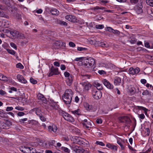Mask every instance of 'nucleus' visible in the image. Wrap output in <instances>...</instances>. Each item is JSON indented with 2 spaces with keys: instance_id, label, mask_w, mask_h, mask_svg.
Instances as JSON below:
<instances>
[{
  "instance_id": "f257e3e1",
  "label": "nucleus",
  "mask_w": 153,
  "mask_h": 153,
  "mask_svg": "<svg viewBox=\"0 0 153 153\" xmlns=\"http://www.w3.org/2000/svg\"><path fill=\"white\" fill-rule=\"evenodd\" d=\"M73 95V92L71 89H68L66 90L64 96L62 97L63 100L66 104L71 103Z\"/></svg>"
},
{
  "instance_id": "f03ea898",
  "label": "nucleus",
  "mask_w": 153,
  "mask_h": 153,
  "mask_svg": "<svg viewBox=\"0 0 153 153\" xmlns=\"http://www.w3.org/2000/svg\"><path fill=\"white\" fill-rule=\"evenodd\" d=\"M59 114L62 116L65 120L70 123H73L74 122V118L68 113L62 110L59 111Z\"/></svg>"
},
{
  "instance_id": "7ed1b4c3",
  "label": "nucleus",
  "mask_w": 153,
  "mask_h": 153,
  "mask_svg": "<svg viewBox=\"0 0 153 153\" xmlns=\"http://www.w3.org/2000/svg\"><path fill=\"white\" fill-rule=\"evenodd\" d=\"M82 63H83L85 66L88 67L94 65L95 63V61L94 59L92 58H86L85 57Z\"/></svg>"
},
{
  "instance_id": "20e7f679",
  "label": "nucleus",
  "mask_w": 153,
  "mask_h": 153,
  "mask_svg": "<svg viewBox=\"0 0 153 153\" xmlns=\"http://www.w3.org/2000/svg\"><path fill=\"white\" fill-rule=\"evenodd\" d=\"M72 149L75 153H89L87 150L85 151L77 146L73 145L72 147Z\"/></svg>"
},
{
  "instance_id": "39448f33",
  "label": "nucleus",
  "mask_w": 153,
  "mask_h": 153,
  "mask_svg": "<svg viewBox=\"0 0 153 153\" xmlns=\"http://www.w3.org/2000/svg\"><path fill=\"white\" fill-rule=\"evenodd\" d=\"M93 97L96 100L100 99L102 97V94L100 91H97L96 89H94L92 91Z\"/></svg>"
},
{
  "instance_id": "423d86ee",
  "label": "nucleus",
  "mask_w": 153,
  "mask_h": 153,
  "mask_svg": "<svg viewBox=\"0 0 153 153\" xmlns=\"http://www.w3.org/2000/svg\"><path fill=\"white\" fill-rule=\"evenodd\" d=\"M65 76L67 78L66 80L67 84L70 86L73 82V76L71 75H70L69 73L67 71L65 72L64 74Z\"/></svg>"
},
{
  "instance_id": "0eeeda50",
  "label": "nucleus",
  "mask_w": 153,
  "mask_h": 153,
  "mask_svg": "<svg viewBox=\"0 0 153 153\" xmlns=\"http://www.w3.org/2000/svg\"><path fill=\"white\" fill-rule=\"evenodd\" d=\"M65 44L62 41H57L54 43L53 45V48L58 49L65 46Z\"/></svg>"
},
{
  "instance_id": "6e6552de",
  "label": "nucleus",
  "mask_w": 153,
  "mask_h": 153,
  "mask_svg": "<svg viewBox=\"0 0 153 153\" xmlns=\"http://www.w3.org/2000/svg\"><path fill=\"white\" fill-rule=\"evenodd\" d=\"M119 120L120 122L121 123H125V126H127V124H130L131 121L129 118L127 117L122 116L119 117Z\"/></svg>"
},
{
  "instance_id": "1a4fd4ad",
  "label": "nucleus",
  "mask_w": 153,
  "mask_h": 153,
  "mask_svg": "<svg viewBox=\"0 0 153 153\" xmlns=\"http://www.w3.org/2000/svg\"><path fill=\"white\" fill-rule=\"evenodd\" d=\"M12 125V123L8 120H6L4 122L1 124V128L4 129L9 128L10 126Z\"/></svg>"
},
{
  "instance_id": "9d476101",
  "label": "nucleus",
  "mask_w": 153,
  "mask_h": 153,
  "mask_svg": "<svg viewBox=\"0 0 153 153\" xmlns=\"http://www.w3.org/2000/svg\"><path fill=\"white\" fill-rule=\"evenodd\" d=\"M19 149L20 151L24 153H29V152L33 149L31 147L22 146L19 147Z\"/></svg>"
},
{
  "instance_id": "9b49d317",
  "label": "nucleus",
  "mask_w": 153,
  "mask_h": 153,
  "mask_svg": "<svg viewBox=\"0 0 153 153\" xmlns=\"http://www.w3.org/2000/svg\"><path fill=\"white\" fill-rule=\"evenodd\" d=\"M59 74V72L58 71V68H54L53 66L51 68L50 72L48 76H51L53 75H58Z\"/></svg>"
},
{
  "instance_id": "f8f14e48",
  "label": "nucleus",
  "mask_w": 153,
  "mask_h": 153,
  "mask_svg": "<svg viewBox=\"0 0 153 153\" xmlns=\"http://www.w3.org/2000/svg\"><path fill=\"white\" fill-rule=\"evenodd\" d=\"M65 18L70 22L74 23L77 22V19L76 17L73 15H67L65 16Z\"/></svg>"
},
{
  "instance_id": "ddd939ff",
  "label": "nucleus",
  "mask_w": 153,
  "mask_h": 153,
  "mask_svg": "<svg viewBox=\"0 0 153 153\" xmlns=\"http://www.w3.org/2000/svg\"><path fill=\"white\" fill-rule=\"evenodd\" d=\"M143 6L142 3L140 4L139 3L138 4L135 6V10L136 12L138 14H140L143 12L142 8Z\"/></svg>"
},
{
  "instance_id": "4468645a",
  "label": "nucleus",
  "mask_w": 153,
  "mask_h": 153,
  "mask_svg": "<svg viewBox=\"0 0 153 153\" xmlns=\"http://www.w3.org/2000/svg\"><path fill=\"white\" fill-rule=\"evenodd\" d=\"M83 121V122H82V123L83 126L86 128H88L92 126L91 123L92 122L89 120H88L87 119H85Z\"/></svg>"
},
{
  "instance_id": "2eb2a0df",
  "label": "nucleus",
  "mask_w": 153,
  "mask_h": 153,
  "mask_svg": "<svg viewBox=\"0 0 153 153\" xmlns=\"http://www.w3.org/2000/svg\"><path fill=\"white\" fill-rule=\"evenodd\" d=\"M140 71V68L137 67L135 69L133 68H130L128 70V72L130 74L134 75L137 74Z\"/></svg>"
},
{
  "instance_id": "dca6fc26",
  "label": "nucleus",
  "mask_w": 153,
  "mask_h": 153,
  "mask_svg": "<svg viewBox=\"0 0 153 153\" xmlns=\"http://www.w3.org/2000/svg\"><path fill=\"white\" fill-rule=\"evenodd\" d=\"M102 82L104 85L108 88L110 89H112L113 88V85L111 84L107 80L104 79L102 80Z\"/></svg>"
},
{
  "instance_id": "f3484780",
  "label": "nucleus",
  "mask_w": 153,
  "mask_h": 153,
  "mask_svg": "<svg viewBox=\"0 0 153 153\" xmlns=\"http://www.w3.org/2000/svg\"><path fill=\"white\" fill-rule=\"evenodd\" d=\"M96 44H97L98 46H101L102 47H107L108 46V45L105 41L100 42L97 41L96 42Z\"/></svg>"
},
{
  "instance_id": "a211bd4d",
  "label": "nucleus",
  "mask_w": 153,
  "mask_h": 153,
  "mask_svg": "<svg viewBox=\"0 0 153 153\" xmlns=\"http://www.w3.org/2000/svg\"><path fill=\"white\" fill-rule=\"evenodd\" d=\"M17 78L19 82L22 83H25L27 82L26 80L22 75L20 74H18L17 76Z\"/></svg>"
},
{
  "instance_id": "6ab92c4d",
  "label": "nucleus",
  "mask_w": 153,
  "mask_h": 153,
  "mask_svg": "<svg viewBox=\"0 0 153 153\" xmlns=\"http://www.w3.org/2000/svg\"><path fill=\"white\" fill-rule=\"evenodd\" d=\"M48 129L50 131H53V132H56L57 130V128L56 125L54 124L48 126Z\"/></svg>"
},
{
  "instance_id": "aec40b11",
  "label": "nucleus",
  "mask_w": 153,
  "mask_h": 153,
  "mask_svg": "<svg viewBox=\"0 0 153 153\" xmlns=\"http://www.w3.org/2000/svg\"><path fill=\"white\" fill-rule=\"evenodd\" d=\"M93 85L99 91L102 90L103 89V87L102 86V85L101 84L98 82H94L93 83Z\"/></svg>"
},
{
  "instance_id": "412c9836",
  "label": "nucleus",
  "mask_w": 153,
  "mask_h": 153,
  "mask_svg": "<svg viewBox=\"0 0 153 153\" xmlns=\"http://www.w3.org/2000/svg\"><path fill=\"white\" fill-rule=\"evenodd\" d=\"M50 102V105L52 107L53 109H57L58 107V105L53 100H51Z\"/></svg>"
},
{
  "instance_id": "4be33fe9",
  "label": "nucleus",
  "mask_w": 153,
  "mask_h": 153,
  "mask_svg": "<svg viewBox=\"0 0 153 153\" xmlns=\"http://www.w3.org/2000/svg\"><path fill=\"white\" fill-rule=\"evenodd\" d=\"M106 146L113 150H116L117 148V147L116 146L109 143H107L106 145Z\"/></svg>"
},
{
  "instance_id": "5701e85b",
  "label": "nucleus",
  "mask_w": 153,
  "mask_h": 153,
  "mask_svg": "<svg viewBox=\"0 0 153 153\" xmlns=\"http://www.w3.org/2000/svg\"><path fill=\"white\" fill-rule=\"evenodd\" d=\"M10 34L14 37L17 38V35L19 34V32L15 30L11 31L10 32Z\"/></svg>"
},
{
  "instance_id": "b1692460",
  "label": "nucleus",
  "mask_w": 153,
  "mask_h": 153,
  "mask_svg": "<svg viewBox=\"0 0 153 153\" xmlns=\"http://www.w3.org/2000/svg\"><path fill=\"white\" fill-rule=\"evenodd\" d=\"M121 79L118 77H115L114 79V84L116 85H117L119 83H121Z\"/></svg>"
},
{
  "instance_id": "393cba45",
  "label": "nucleus",
  "mask_w": 153,
  "mask_h": 153,
  "mask_svg": "<svg viewBox=\"0 0 153 153\" xmlns=\"http://www.w3.org/2000/svg\"><path fill=\"white\" fill-rule=\"evenodd\" d=\"M57 23L61 25H63L65 26H67L68 25V24L66 22L64 21H62L61 20H57Z\"/></svg>"
},
{
  "instance_id": "a878e982",
  "label": "nucleus",
  "mask_w": 153,
  "mask_h": 153,
  "mask_svg": "<svg viewBox=\"0 0 153 153\" xmlns=\"http://www.w3.org/2000/svg\"><path fill=\"white\" fill-rule=\"evenodd\" d=\"M50 12L52 15H58L59 14V11L56 9L51 10Z\"/></svg>"
},
{
  "instance_id": "bb28decb",
  "label": "nucleus",
  "mask_w": 153,
  "mask_h": 153,
  "mask_svg": "<svg viewBox=\"0 0 153 153\" xmlns=\"http://www.w3.org/2000/svg\"><path fill=\"white\" fill-rule=\"evenodd\" d=\"M0 80L3 81H7L8 80V78L1 74H0Z\"/></svg>"
},
{
  "instance_id": "cd10ccee",
  "label": "nucleus",
  "mask_w": 153,
  "mask_h": 153,
  "mask_svg": "<svg viewBox=\"0 0 153 153\" xmlns=\"http://www.w3.org/2000/svg\"><path fill=\"white\" fill-rule=\"evenodd\" d=\"M137 108L140 110H143L144 111L145 114H147V111H148V109L146 108L141 106H137Z\"/></svg>"
},
{
  "instance_id": "c85d7f7f",
  "label": "nucleus",
  "mask_w": 153,
  "mask_h": 153,
  "mask_svg": "<svg viewBox=\"0 0 153 153\" xmlns=\"http://www.w3.org/2000/svg\"><path fill=\"white\" fill-rule=\"evenodd\" d=\"M146 2L147 4L153 7V0H146Z\"/></svg>"
},
{
  "instance_id": "c756f323",
  "label": "nucleus",
  "mask_w": 153,
  "mask_h": 153,
  "mask_svg": "<svg viewBox=\"0 0 153 153\" xmlns=\"http://www.w3.org/2000/svg\"><path fill=\"white\" fill-rule=\"evenodd\" d=\"M7 51L9 53L12 55H14L16 53V52L13 50L7 49Z\"/></svg>"
},
{
  "instance_id": "7c9ffc66",
  "label": "nucleus",
  "mask_w": 153,
  "mask_h": 153,
  "mask_svg": "<svg viewBox=\"0 0 153 153\" xmlns=\"http://www.w3.org/2000/svg\"><path fill=\"white\" fill-rule=\"evenodd\" d=\"M30 81L31 83L33 84H36L37 83V81L32 77L30 78Z\"/></svg>"
},
{
  "instance_id": "2f4dec72",
  "label": "nucleus",
  "mask_w": 153,
  "mask_h": 153,
  "mask_svg": "<svg viewBox=\"0 0 153 153\" xmlns=\"http://www.w3.org/2000/svg\"><path fill=\"white\" fill-rule=\"evenodd\" d=\"M85 107L88 110H89L91 109L92 108L91 106L89 105L88 103H86L85 105Z\"/></svg>"
},
{
  "instance_id": "473e14b6",
  "label": "nucleus",
  "mask_w": 153,
  "mask_h": 153,
  "mask_svg": "<svg viewBox=\"0 0 153 153\" xmlns=\"http://www.w3.org/2000/svg\"><path fill=\"white\" fill-rule=\"evenodd\" d=\"M16 67L17 68L23 69L24 68L23 66L20 63H19L16 65Z\"/></svg>"
},
{
  "instance_id": "72a5a7b5",
  "label": "nucleus",
  "mask_w": 153,
  "mask_h": 153,
  "mask_svg": "<svg viewBox=\"0 0 153 153\" xmlns=\"http://www.w3.org/2000/svg\"><path fill=\"white\" fill-rule=\"evenodd\" d=\"M61 149L62 150L64 151L65 152L69 153L70 152V150L68 148L64 147H62L61 148Z\"/></svg>"
},
{
  "instance_id": "f704fd0d",
  "label": "nucleus",
  "mask_w": 153,
  "mask_h": 153,
  "mask_svg": "<svg viewBox=\"0 0 153 153\" xmlns=\"http://www.w3.org/2000/svg\"><path fill=\"white\" fill-rule=\"evenodd\" d=\"M17 36H17V38H20L22 39H24L25 38L24 35L22 33H20L19 32Z\"/></svg>"
},
{
  "instance_id": "c9c22d12",
  "label": "nucleus",
  "mask_w": 153,
  "mask_h": 153,
  "mask_svg": "<svg viewBox=\"0 0 153 153\" xmlns=\"http://www.w3.org/2000/svg\"><path fill=\"white\" fill-rule=\"evenodd\" d=\"M96 28L98 29H102L104 28V26L103 25H97L96 26Z\"/></svg>"
},
{
  "instance_id": "e433bc0d",
  "label": "nucleus",
  "mask_w": 153,
  "mask_h": 153,
  "mask_svg": "<svg viewBox=\"0 0 153 153\" xmlns=\"http://www.w3.org/2000/svg\"><path fill=\"white\" fill-rule=\"evenodd\" d=\"M90 88V85L89 84L86 83L85 85L84 89L86 90H88Z\"/></svg>"
},
{
  "instance_id": "4c0bfd02",
  "label": "nucleus",
  "mask_w": 153,
  "mask_h": 153,
  "mask_svg": "<svg viewBox=\"0 0 153 153\" xmlns=\"http://www.w3.org/2000/svg\"><path fill=\"white\" fill-rule=\"evenodd\" d=\"M85 57H79V58H76L75 59L74 61H82L83 60L84 61V59Z\"/></svg>"
},
{
  "instance_id": "58836bf2",
  "label": "nucleus",
  "mask_w": 153,
  "mask_h": 153,
  "mask_svg": "<svg viewBox=\"0 0 153 153\" xmlns=\"http://www.w3.org/2000/svg\"><path fill=\"white\" fill-rule=\"evenodd\" d=\"M41 111L40 109H39L38 108H37V110L36 114V115L39 117L42 114L41 112Z\"/></svg>"
},
{
  "instance_id": "ea45409f",
  "label": "nucleus",
  "mask_w": 153,
  "mask_h": 153,
  "mask_svg": "<svg viewBox=\"0 0 153 153\" xmlns=\"http://www.w3.org/2000/svg\"><path fill=\"white\" fill-rule=\"evenodd\" d=\"M37 97L39 100H40L41 101L42 100V99L44 97L43 95L41 94H39L37 95Z\"/></svg>"
},
{
  "instance_id": "a19ab883",
  "label": "nucleus",
  "mask_w": 153,
  "mask_h": 153,
  "mask_svg": "<svg viewBox=\"0 0 153 153\" xmlns=\"http://www.w3.org/2000/svg\"><path fill=\"white\" fill-rule=\"evenodd\" d=\"M135 88H131L130 89V92L131 94H133L135 92Z\"/></svg>"
},
{
  "instance_id": "79ce46f5",
  "label": "nucleus",
  "mask_w": 153,
  "mask_h": 153,
  "mask_svg": "<svg viewBox=\"0 0 153 153\" xmlns=\"http://www.w3.org/2000/svg\"><path fill=\"white\" fill-rule=\"evenodd\" d=\"M96 144L102 146H104L105 145L104 143L102 142L101 141H97L96 142Z\"/></svg>"
},
{
  "instance_id": "37998d69",
  "label": "nucleus",
  "mask_w": 153,
  "mask_h": 153,
  "mask_svg": "<svg viewBox=\"0 0 153 153\" xmlns=\"http://www.w3.org/2000/svg\"><path fill=\"white\" fill-rule=\"evenodd\" d=\"M10 46L14 48L16 50H17V47L16 45L13 42H11L10 43Z\"/></svg>"
},
{
  "instance_id": "c03bdc74",
  "label": "nucleus",
  "mask_w": 153,
  "mask_h": 153,
  "mask_svg": "<svg viewBox=\"0 0 153 153\" xmlns=\"http://www.w3.org/2000/svg\"><path fill=\"white\" fill-rule=\"evenodd\" d=\"M146 135L148 136L150 134V130L149 128H146L145 129Z\"/></svg>"
},
{
  "instance_id": "a18cd8bd",
  "label": "nucleus",
  "mask_w": 153,
  "mask_h": 153,
  "mask_svg": "<svg viewBox=\"0 0 153 153\" xmlns=\"http://www.w3.org/2000/svg\"><path fill=\"white\" fill-rule=\"evenodd\" d=\"M87 48H84L81 47H78L77 48V50L80 51H86L87 50Z\"/></svg>"
},
{
  "instance_id": "49530a36",
  "label": "nucleus",
  "mask_w": 153,
  "mask_h": 153,
  "mask_svg": "<svg viewBox=\"0 0 153 153\" xmlns=\"http://www.w3.org/2000/svg\"><path fill=\"white\" fill-rule=\"evenodd\" d=\"M39 117L40 119L43 122H45L46 120V118L44 117L42 115V114Z\"/></svg>"
},
{
  "instance_id": "de8ad7c7",
  "label": "nucleus",
  "mask_w": 153,
  "mask_h": 153,
  "mask_svg": "<svg viewBox=\"0 0 153 153\" xmlns=\"http://www.w3.org/2000/svg\"><path fill=\"white\" fill-rule=\"evenodd\" d=\"M79 109H77L76 110H74L73 111H71L72 113L74 114H77V115H79Z\"/></svg>"
},
{
  "instance_id": "09e8293b",
  "label": "nucleus",
  "mask_w": 153,
  "mask_h": 153,
  "mask_svg": "<svg viewBox=\"0 0 153 153\" xmlns=\"http://www.w3.org/2000/svg\"><path fill=\"white\" fill-rule=\"evenodd\" d=\"M15 109L19 111H23L24 110V108L20 106H16L15 107Z\"/></svg>"
},
{
  "instance_id": "8fccbe9b",
  "label": "nucleus",
  "mask_w": 153,
  "mask_h": 153,
  "mask_svg": "<svg viewBox=\"0 0 153 153\" xmlns=\"http://www.w3.org/2000/svg\"><path fill=\"white\" fill-rule=\"evenodd\" d=\"M117 143L119 144L120 147H121L122 149H124V147L123 146L120 140H117Z\"/></svg>"
},
{
  "instance_id": "3c124183",
  "label": "nucleus",
  "mask_w": 153,
  "mask_h": 153,
  "mask_svg": "<svg viewBox=\"0 0 153 153\" xmlns=\"http://www.w3.org/2000/svg\"><path fill=\"white\" fill-rule=\"evenodd\" d=\"M82 78H85V79H89L90 77V75L88 74H85L82 75Z\"/></svg>"
},
{
  "instance_id": "603ef678",
  "label": "nucleus",
  "mask_w": 153,
  "mask_h": 153,
  "mask_svg": "<svg viewBox=\"0 0 153 153\" xmlns=\"http://www.w3.org/2000/svg\"><path fill=\"white\" fill-rule=\"evenodd\" d=\"M55 141L54 140H52L51 141V142H49L48 143V144L49 146L53 145L54 146V144H55Z\"/></svg>"
},
{
  "instance_id": "864d4df0",
  "label": "nucleus",
  "mask_w": 153,
  "mask_h": 153,
  "mask_svg": "<svg viewBox=\"0 0 153 153\" xmlns=\"http://www.w3.org/2000/svg\"><path fill=\"white\" fill-rule=\"evenodd\" d=\"M149 92L148 90L144 91L142 93V94L143 95H149Z\"/></svg>"
},
{
  "instance_id": "5fc2aeb1",
  "label": "nucleus",
  "mask_w": 153,
  "mask_h": 153,
  "mask_svg": "<svg viewBox=\"0 0 153 153\" xmlns=\"http://www.w3.org/2000/svg\"><path fill=\"white\" fill-rule=\"evenodd\" d=\"M113 29L111 27H108L106 28V30L107 31H109V32H113Z\"/></svg>"
},
{
  "instance_id": "6e6d98bb",
  "label": "nucleus",
  "mask_w": 153,
  "mask_h": 153,
  "mask_svg": "<svg viewBox=\"0 0 153 153\" xmlns=\"http://www.w3.org/2000/svg\"><path fill=\"white\" fill-rule=\"evenodd\" d=\"M98 72L100 74H106V72L103 70H99Z\"/></svg>"
},
{
  "instance_id": "4d7b16f0",
  "label": "nucleus",
  "mask_w": 153,
  "mask_h": 153,
  "mask_svg": "<svg viewBox=\"0 0 153 153\" xmlns=\"http://www.w3.org/2000/svg\"><path fill=\"white\" fill-rule=\"evenodd\" d=\"M17 114L19 116H22L25 114V113L22 112H19Z\"/></svg>"
},
{
  "instance_id": "13d9d810",
  "label": "nucleus",
  "mask_w": 153,
  "mask_h": 153,
  "mask_svg": "<svg viewBox=\"0 0 153 153\" xmlns=\"http://www.w3.org/2000/svg\"><path fill=\"white\" fill-rule=\"evenodd\" d=\"M96 121L98 124L101 123H102V120L101 119L97 118Z\"/></svg>"
},
{
  "instance_id": "bf43d9fd",
  "label": "nucleus",
  "mask_w": 153,
  "mask_h": 153,
  "mask_svg": "<svg viewBox=\"0 0 153 153\" xmlns=\"http://www.w3.org/2000/svg\"><path fill=\"white\" fill-rule=\"evenodd\" d=\"M13 109L12 107H7L6 108V111H11Z\"/></svg>"
},
{
  "instance_id": "052dcab7",
  "label": "nucleus",
  "mask_w": 153,
  "mask_h": 153,
  "mask_svg": "<svg viewBox=\"0 0 153 153\" xmlns=\"http://www.w3.org/2000/svg\"><path fill=\"white\" fill-rule=\"evenodd\" d=\"M37 108H33L32 109H31V110H30V113H32L33 112H35V113H36V112L37 110Z\"/></svg>"
},
{
  "instance_id": "680f3d73",
  "label": "nucleus",
  "mask_w": 153,
  "mask_h": 153,
  "mask_svg": "<svg viewBox=\"0 0 153 153\" xmlns=\"http://www.w3.org/2000/svg\"><path fill=\"white\" fill-rule=\"evenodd\" d=\"M112 32L114 34L117 35H119L120 33V32L119 30H114V29L113 30V32Z\"/></svg>"
},
{
  "instance_id": "e2e57ef3",
  "label": "nucleus",
  "mask_w": 153,
  "mask_h": 153,
  "mask_svg": "<svg viewBox=\"0 0 153 153\" xmlns=\"http://www.w3.org/2000/svg\"><path fill=\"white\" fill-rule=\"evenodd\" d=\"M138 1V0H130V1L131 4H135Z\"/></svg>"
},
{
  "instance_id": "0e129e2a",
  "label": "nucleus",
  "mask_w": 153,
  "mask_h": 153,
  "mask_svg": "<svg viewBox=\"0 0 153 153\" xmlns=\"http://www.w3.org/2000/svg\"><path fill=\"white\" fill-rule=\"evenodd\" d=\"M27 118H25L22 119H20L19 120V122L20 123H24V122L25 121H27Z\"/></svg>"
},
{
  "instance_id": "69168bd1",
  "label": "nucleus",
  "mask_w": 153,
  "mask_h": 153,
  "mask_svg": "<svg viewBox=\"0 0 153 153\" xmlns=\"http://www.w3.org/2000/svg\"><path fill=\"white\" fill-rule=\"evenodd\" d=\"M69 45L70 47H74L75 46V45L72 42H70L69 43Z\"/></svg>"
},
{
  "instance_id": "338daca9",
  "label": "nucleus",
  "mask_w": 153,
  "mask_h": 153,
  "mask_svg": "<svg viewBox=\"0 0 153 153\" xmlns=\"http://www.w3.org/2000/svg\"><path fill=\"white\" fill-rule=\"evenodd\" d=\"M41 101H42L43 103H47V100L46 99L45 97H44L42 99Z\"/></svg>"
},
{
  "instance_id": "774afa93",
  "label": "nucleus",
  "mask_w": 153,
  "mask_h": 153,
  "mask_svg": "<svg viewBox=\"0 0 153 153\" xmlns=\"http://www.w3.org/2000/svg\"><path fill=\"white\" fill-rule=\"evenodd\" d=\"M145 46L147 48H150V45L149 42H146L144 44Z\"/></svg>"
}]
</instances>
